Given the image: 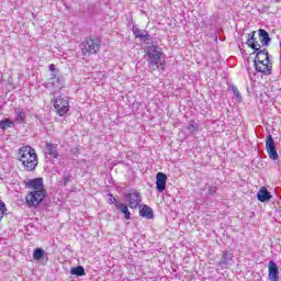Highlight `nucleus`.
<instances>
[{
	"label": "nucleus",
	"instance_id": "13",
	"mask_svg": "<svg viewBox=\"0 0 281 281\" xmlns=\"http://www.w3.org/2000/svg\"><path fill=\"white\" fill-rule=\"evenodd\" d=\"M46 155H49V157H54V159H58V149L54 143H46L45 146Z\"/></svg>",
	"mask_w": 281,
	"mask_h": 281
},
{
	"label": "nucleus",
	"instance_id": "1",
	"mask_svg": "<svg viewBox=\"0 0 281 281\" xmlns=\"http://www.w3.org/2000/svg\"><path fill=\"white\" fill-rule=\"evenodd\" d=\"M25 188L31 190L25 196V203L27 207H34L36 210L47 196V189H45L43 178L29 179L25 182Z\"/></svg>",
	"mask_w": 281,
	"mask_h": 281
},
{
	"label": "nucleus",
	"instance_id": "21",
	"mask_svg": "<svg viewBox=\"0 0 281 281\" xmlns=\"http://www.w3.org/2000/svg\"><path fill=\"white\" fill-rule=\"evenodd\" d=\"M233 256L229 252H223L222 261L220 265H229V261H232Z\"/></svg>",
	"mask_w": 281,
	"mask_h": 281
},
{
	"label": "nucleus",
	"instance_id": "22",
	"mask_svg": "<svg viewBox=\"0 0 281 281\" xmlns=\"http://www.w3.org/2000/svg\"><path fill=\"white\" fill-rule=\"evenodd\" d=\"M5 212H8V209L5 207L4 202H0V223L3 221V216H5Z\"/></svg>",
	"mask_w": 281,
	"mask_h": 281
},
{
	"label": "nucleus",
	"instance_id": "12",
	"mask_svg": "<svg viewBox=\"0 0 281 281\" xmlns=\"http://www.w3.org/2000/svg\"><path fill=\"white\" fill-rule=\"evenodd\" d=\"M258 36H259V42L263 47H267V45L271 43V37H269V33L266 30L260 29Z\"/></svg>",
	"mask_w": 281,
	"mask_h": 281
},
{
	"label": "nucleus",
	"instance_id": "6",
	"mask_svg": "<svg viewBox=\"0 0 281 281\" xmlns=\"http://www.w3.org/2000/svg\"><path fill=\"white\" fill-rule=\"evenodd\" d=\"M100 47H102V42L100 41V38L90 37V38H86L85 42L82 43L81 52L83 56H87V54L93 55L100 52Z\"/></svg>",
	"mask_w": 281,
	"mask_h": 281
},
{
	"label": "nucleus",
	"instance_id": "28",
	"mask_svg": "<svg viewBox=\"0 0 281 281\" xmlns=\"http://www.w3.org/2000/svg\"><path fill=\"white\" fill-rule=\"evenodd\" d=\"M48 69H49V71H56V65L50 64V65L48 66Z\"/></svg>",
	"mask_w": 281,
	"mask_h": 281
},
{
	"label": "nucleus",
	"instance_id": "23",
	"mask_svg": "<svg viewBox=\"0 0 281 281\" xmlns=\"http://www.w3.org/2000/svg\"><path fill=\"white\" fill-rule=\"evenodd\" d=\"M233 93L237 97V98H240V92L238 91V88L233 86Z\"/></svg>",
	"mask_w": 281,
	"mask_h": 281
},
{
	"label": "nucleus",
	"instance_id": "8",
	"mask_svg": "<svg viewBox=\"0 0 281 281\" xmlns=\"http://www.w3.org/2000/svg\"><path fill=\"white\" fill-rule=\"evenodd\" d=\"M266 148L270 159H278V150H276V140H273V136L268 135Z\"/></svg>",
	"mask_w": 281,
	"mask_h": 281
},
{
	"label": "nucleus",
	"instance_id": "10",
	"mask_svg": "<svg viewBox=\"0 0 281 281\" xmlns=\"http://www.w3.org/2000/svg\"><path fill=\"white\" fill-rule=\"evenodd\" d=\"M247 44L251 47V49H255V52H262L261 47H265L263 44L260 43L259 35H256V32H252Z\"/></svg>",
	"mask_w": 281,
	"mask_h": 281
},
{
	"label": "nucleus",
	"instance_id": "25",
	"mask_svg": "<svg viewBox=\"0 0 281 281\" xmlns=\"http://www.w3.org/2000/svg\"><path fill=\"white\" fill-rule=\"evenodd\" d=\"M111 199V203H114V205H122V203H117V199L113 198V194H110Z\"/></svg>",
	"mask_w": 281,
	"mask_h": 281
},
{
	"label": "nucleus",
	"instance_id": "27",
	"mask_svg": "<svg viewBox=\"0 0 281 281\" xmlns=\"http://www.w3.org/2000/svg\"><path fill=\"white\" fill-rule=\"evenodd\" d=\"M209 194H216V187H210Z\"/></svg>",
	"mask_w": 281,
	"mask_h": 281
},
{
	"label": "nucleus",
	"instance_id": "7",
	"mask_svg": "<svg viewBox=\"0 0 281 281\" xmlns=\"http://www.w3.org/2000/svg\"><path fill=\"white\" fill-rule=\"evenodd\" d=\"M124 201L127 203L128 207L137 210V207H139V203H142V193L135 189H131L125 193Z\"/></svg>",
	"mask_w": 281,
	"mask_h": 281
},
{
	"label": "nucleus",
	"instance_id": "26",
	"mask_svg": "<svg viewBox=\"0 0 281 281\" xmlns=\"http://www.w3.org/2000/svg\"><path fill=\"white\" fill-rule=\"evenodd\" d=\"M136 38H150V35H148V34H137L136 35Z\"/></svg>",
	"mask_w": 281,
	"mask_h": 281
},
{
	"label": "nucleus",
	"instance_id": "14",
	"mask_svg": "<svg viewBox=\"0 0 281 281\" xmlns=\"http://www.w3.org/2000/svg\"><path fill=\"white\" fill-rule=\"evenodd\" d=\"M257 199L261 203H266V201H270L271 200V193L266 188H262V189H260L258 191Z\"/></svg>",
	"mask_w": 281,
	"mask_h": 281
},
{
	"label": "nucleus",
	"instance_id": "3",
	"mask_svg": "<svg viewBox=\"0 0 281 281\" xmlns=\"http://www.w3.org/2000/svg\"><path fill=\"white\" fill-rule=\"evenodd\" d=\"M255 69L263 76H271L273 71V64L269 59V50L266 48L258 50L255 57Z\"/></svg>",
	"mask_w": 281,
	"mask_h": 281
},
{
	"label": "nucleus",
	"instance_id": "4",
	"mask_svg": "<svg viewBox=\"0 0 281 281\" xmlns=\"http://www.w3.org/2000/svg\"><path fill=\"white\" fill-rule=\"evenodd\" d=\"M145 54L149 67L153 71H157V69H159V63H161V58H164V50L157 45H151L146 48Z\"/></svg>",
	"mask_w": 281,
	"mask_h": 281
},
{
	"label": "nucleus",
	"instance_id": "5",
	"mask_svg": "<svg viewBox=\"0 0 281 281\" xmlns=\"http://www.w3.org/2000/svg\"><path fill=\"white\" fill-rule=\"evenodd\" d=\"M52 102H53L54 111L56 115H58L59 117H65V115H67V113H69L71 109V106L69 105V98L63 94L53 99Z\"/></svg>",
	"mask_w": 281,
	"mask_h": 281
},
{
	"label": "nucleus",
	"instance_id": "15",
	"mask_svg": "<svg viewBox=\"0 0 281 281\" xmlns=\"http://www.w3.org/2000/svg\"><path fill=\"white\" fill-rule=\"evenodd\" d=\"M139 214L144 218H153V209L145 204L142 206Z\"/></svg>",
	"mask_w": 281,
	"mask_h": 281
},
{
	"label": "nucleus",
	"instance_id": "29",
	"mask_svg": "<svg viewBox=\"0 0 281 281\" xmlns=\"http://www.w3.org/2000/svg\"><path fill=\"white\" fill-rule=\"evenodd\" d=\"M189 131H196V126H194V124H191V125L189 126Z\"/></svg>",
	"mask_w": 281,
	"mask_h": 281
},
{
	"label": "nucleus",
	"instance_id": "16",
	"mask_svg": "<svg viewBox=\"0 0 281 281\" xmlns=\"http://www.w3.org/2000/svg\"><path fill=\"white\" fill-rule=\"evenodd\" d=\"M116 210H121L126 221H131V211H128V206H126V204H116Z\"/></svg>",
	"mask_w": 281,
	"mask_h": 281
},
{
	"label": "nucleus",
	"instance_id": "19",
	"mask_svg": "<svg viewBox=\"0 0 281 281\" xmlns=\"http://www.w3.org/2000/svg\"><path fill=\"white\" fill-rule=\"evenodd\" d=\"M70 273L72 276H77L78 278L86 276L85 268L82 266L71 268Z\"/></svg>",
	"mask_w": 281,
	"mask_h": 281
},
{
	"label": "nucleus",
	"instance_id": "9",
	"mask_svg": "<svg viewBox=\"0 0 281 281\" xmlns=\"http://www.w3.org/2000/svg\"><path fill=\"white\" fill-rule=\"evenodd\" d=\"M166 183H168V176L164 172L156 175V190L157 192H164L166 190Z\"/></svg>",
	"mask_w": 281,
	"mask_h": 281
},
{
	"label": "nucleus",
	"instance_id": "11",
	"mask_svg": "<svg viewBox=\"0 0 281 281\" xmlns=\"http://www.w3.org/2000/svg\"><path fill=\"white\" fill-rule=\"evenodd\" d=\"M268 278L270 281H278L280 280V277H278V265L274 263V261H269L268 263Z\"/></svg>",
	"mask_w": 281,
	"mask_h": 281
},
{
	"label": "nucleus",
	"instance_id": "24",
	"mask_svg": "<svg viewBox=\"0 0 281 281\" xmlns=\"http://www.w3.org/2000/svg\"><path fill=\"white\" fill-rule=\"evenodd\" d=\"M71 182V176L64 177V186H67V183Z\"/></svg>",
	"mask_w": 281,
	"mask_h": 281
},
{
	"label": "nucleus",
	"instance_id": "20",
	"mask_svg": "<svg viewBox=\"0 0 281 281\" xmlns=\"http://www.w3.org/2000/svg\"><path fill=\"white\" fill-rule=\"evenodd\" d=\"M44 256H45V250H43L42 248H36L33 251L34 260H41Z\"/></svg>",
	"mask_w": 281,
	"mask_h": 281
},
{
	"label": "nucleus",
	"instance_id": "18",
	"mask_svg": "<svg viewBox=\"0 0 281 281\" xmlns=\"http://www.w3.org/2000/svg\"><path fill=\"white\" fill-rule=\"evenodd\" d=\"M12 126H14V122L10 119L0 121V128L2 131H7V128H12Z\"/></svg>",
	"mask_w": 281,
	"mask_h": 281
},
{
	"label": "nucleus",
	"instance_id": "17",
	"mask_svg": "<svg viewBox=\"0 0 281 281\" xmlns=\"http://www.w3.org/2000/svg\"><path fill=\"white\" fill-rule=\"evenodd\" d=\"M15 120L19 124H25V112L23 110H15Z\"/></svg>",
	"mask_w": 281,
	"mask_h": 281
},
{
	"label": "nucleus",
	"instance_id": "2",
	"mask_svg": "<svg viewBox=\"0 0 281 281\" xmlns=\"http://www.w3.org/2000/svg\"><path fill=\"white\" fill-rule=\"evenodd\" d=\"M18 159L26 172H34L38 166V155L32 146H23L19 149Z\"/></svg>",
	"mask_w": 281,
	"mask_h": 281
}]
</instances>
